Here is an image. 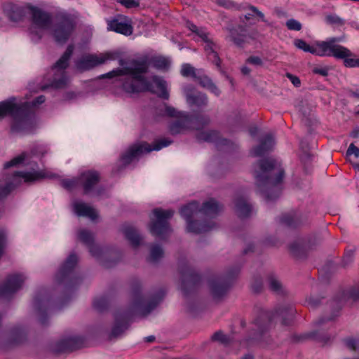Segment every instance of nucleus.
Here are the masks:
<instances>
[{
  "mask_svg": "<svg viewBox=\"0 0 359 359\" xmlns=\"http://www.w3.org/2000/svg\"><path fill=\"white\" fill-rule=\"evenodd\" d=\"M119 65L122 68H116L104 74L102 78L111 79L114 77L124 76L121 81L123 90L129 94H138L149 92L156 95L159 98L168 100L170 93L167 88V82L162 77L154 75L151 77L152 81L156 84L159 92H156L152 83L145 76L149 72V66L157 69H167L170 67V62L163 56H144L140 59H133L130 61V65H126L123 59L119 60Z\"/></svg>",
  "mask_w": 359,
  "mask_h": 359,
  "instance_id": "1",
  "label": "nucleus"
},
{
  "mask_svg": "<svg viewBox=\"0 0 359 359\" xmlns=\"http://www.w3.org/2000/svg\"><path fill=\"white\" fill-rule=\"evenodd\" d=\"M131 292L133 300L130 306L118 309L114 313V323L109 334L110 340L121 337L129 329L137 311L140 312L142 316H147L158 305L165 295V291L160 289L153 295L151 300L145 304L142 295V285L138 281L133 283Z\"/></svg>",
  "mask_w": 359,
  "mask_h": 359,
  "instance_id": "2",
  "label": "nucleus"
},
{
  "mask_svg": "<svg viewBox=\"0 0 359 359\" xmlns=\"http://www.w3.org/2000/svg\"><path fill=\"white\" fill-rule=\"evenodd\" d=\"M46 101V97L39 95L30 102L17 103L15 97L0 102V120L6 116L12 118L10 126L11 133L33 134L36 128L34 113L32 108Z\"/></svg>",
  "mask_w": 359,
  "mask_h": 359,
  "instance_id": "3",
  "label": "nucleus"
},
{
  "mask_svg": "<svg viewBox=\"0 0 359 359\" xmlns=\"http://www.w3.org/2000/svg\"><path fill=\"white\" fill-rule=\"evenodd\" d=\"M297 313L295 307L290 304H280L276 306L273 311L259 309L248 329L243 341L248 345L262 341L270 331L272 320L276 318L280 319L283 326H294Z\"/></svg>",
  "mask_w": 359,
  "mask_h": 359,
  "instance_id": "4",
  "label": "nucleus"
},
{
  "mask_svg": "<svg viewBox=\"0 0 359 359\" xmlns=\"http://www.w3.org/2000/svg\"><path fill=\"white\" fill-rule=\"evenodd\" d=\"M259 170L254 172L258 191L266 202L275 201L281 194L285 170L277 167V162L271 158L258 160Z\"/></svg>",
  "mask_w": 359,
  "mask_h": 359,
  "instance_id": "5",
  "label": "nucleus"
},
{
  "mask_svg": "<svg viewBox=\"0 0 359 359\" xmlns=\"http://www.w3.org/2000/svg\"><path fill=\"white\" fill-rule=\"evenodd\" d=\"M77 264L78 257L76 253L72 252L66 258L55 274V283L62 292L57 303L61 306L69 303L81 283L82 278L75 270Z\"/></svg>",
  "mask_w": 359,
  "mask_h": 359,
  "instance_id": "6",
  "label": "nucleus"
},
{
  "mask_svg": "<svg viewBox=\"0 0 359 359\" xmlns=\"http://www.w3.org/2000/svg\"><path fill=\"white\" fill-rule=\"evenodd\" d=\"M254 13H249L239 16L240 24L229 25L226 29L229 32L227 38L233 44L240 48H244L249 40H255L259 36V32L256 29H248V21L254 20Z\"/></svg>",
  "mask_w": 359,
  "mask_h": 359,
  "instance_id": "7",
  "label": "nucleus"
},
{
  "mask_svg": "<svg viewBox=\"0 0 359 359\" xmlns=\"http://www.w3.org/2000/svg\"><path fill=\"white\" fill-rule=\"evenodd\" d=\"M241 271L239 266H233L221 275H215L208 279L210 293L215 300L221 299L227 294Z\"/></svg>",
  "mask_w": 359,
  "mask_h": 359,
  "instance_id": "8",
  "label": "nucleus"
},
{
  "mask_svg": "<svg viewBox=\"0 0 359 359\" xmlns=\"http://www.w3.org/2000/svg\"><path fill=\"white\" fill-rule=\"evenodd\" d=\"M174 213V210L171 209L164 210L161 208L153 209L149 215L150 221L148 224L151 234L161 240L165 239L172 231L169 221Z\"/></svg>",
  "mask_w": 359,
  "mask_h": 359,
  "instance_id": "9",
  "label": "nucleus"
},
{
  "mask_svg": "<svg viewBox=\"0 0 359 359\" xmlns=\"http://www.w3.org/2000/svg\"><path fill=\"white\" fill-rule=\"evenodd\" d=\"M172 142L173 141L172 140L163 138L156 140L152 144H149L147 142L134 144L121 156L120 161L123 165L126 166L141 155L149 153L152 151H159L162 148L169 146Z\"/></svg>",
  "mask_w": 359,
  "mask_h": 359,
  "instance_id": "10",
  "label": "nucleus"
},
{
  "mask_svg": "<svg viewBox=\"0 0 359 359\" xmlns=\"http://www.w3.org/2000/svg\"><path fill=\"white\" fill-rule=\"evenodd\" d=\"M180 274V290L184 298L197 292L203 280L201 274L187 264H182L179 266Z\"/></svg>",
  "mask_w": 359,
  "mask_h": 359,
  "instance_id": "11",
  "label": "nucleus"
},
{
  "mask_svg": "<svg viewBox=\"0 0 359 359\" xmlns=\"http://www.w3.org/2000/svg\"><path fill=\"white\" fill-rule=\"evenodd\" d=\"M76 26V21L69 14L58 15L52 29V36L55 42L60 46L66 44L74 33Z\"/></svg>",
  "mask_w": 359,
  "mask_h": 359,
  "instance_id": "12",
  "label": "nucleus"
},
{
  "mask_svg": "<svg viewBox=\"0 0 359 359\" xmlns=\"http://www.w3.org/2000/svg\"><path fill=\"white\" fill-rule=\"evenodd\" d=\"M56 302L46 289L39 290L33 300V307L38 316V320L42 326L49 325L48 313L53 308Z\"/></svg>",
  "mask_w": 359,
  "mask_h": 359,
  "instance_id": "13",
  "label": "nucleus"
},
{
  "mask_svg": "<svg viewBox=\"0 0 359 359\" xmlns=\"http://www.w3.org/2000/svg\"><path fill=\"white\" fill-rule=\"evenodd\" d=\"M352 300L353 302H359V284L353 285L348 290L335 295L331 302L332 313L330 317H322L315 322V325L320 326L325 323L332 321L338 316V313L342 309L345 302Z\"/></svg>",
  "mask_w": 359,
  "mask_h": 359,
  "instance_id": "14",
  "label": "nucleus"
},
{
  "mask_svg": "<svg viewBox=\"0 0 359 359\" xmlns=\"http://www.w3.org/2000/svg\"><path fill=\"white\" fill-rule=\"evenodd\" d=\"M90 255L100 259L101 264L107 269L115 266L121 259V252L114 247H102L95 243L88 248Z\"/></svg>",
  "mask_w": 359,
  "mask_h": 359,
  "instance_id": "15",
  "label": "nucleus"
},
{
  "mask_svg": "<svg viewBox=\"0 0 359 359\" xmlns=\"http://www.w3.org/2000/svg\"><path fill=\"white\" fill-rule=\"evenodd\" d=\"M341 41V37H330L326 41H316L315 45L317 48L310 46L304 40L297 39L294 41V45L299 49L306 53H310L313 55L320 57H327L331 45L333 43H339Z\"/></svg>",
  "mask_w": 359,
  "mask_h": 359,
  "instance_id": "16",
  "label": "nucleus"
},
{
  "mask_svg": "<svg viewBox=\"0 0 359 359\" xmlns=\"http://www.w3.org/2000/svg\"><path fill=\"white\" fill-rule=\"evenodd\" d=\"M85 341V337L79 335L67 337L57 341L50 351L55 355L72 353L83 348Z\"/></svg>",
  "mask_w": 359,
  "mask_h": 359,
  "instance_id": "17",
  "label": "nucleus"
},
{
  "mask_svg": "<svg viewBox=\"0 0 359 359\" xmlns=\"http://www.w3.org/2000/svg\"><path fill=\"white\" fill-rule=\"evenodd\" d=\"M27 339V332L25 327L15 325L11 327L6 338L0 341V349L8 351L24 344Z\"/></svg>",
  "mask_w": 359,
  "mask_h": 359,
  "instance_id": "18",
  "label": "nucleus"
},
{
  "mask_svg": "<svg viewBox=\"0 0 359 359\" xmlns=\"http://www.w3.org/2000/svg\"><path fill=\"white\" fill-rule=\"evenodd\" d=\"M107 29L114 32L128 36L133 33L132 20L129 17L117 14L114 17L107 19Z\"/></svg>",
  "mask_w": 359,
  "mask_h": 359,
  "instance_id": "19",
  "label": "nucleus"
},
{
  "mask_svg": "<svg viewBox=\"0 0 359 359\" xmlns=\"http://www.w3.org/2000/svg\"><path fill=\"white\" fill-rule=\"evenodd\" d=\"M187 104L190 107H196L198 110H203L208 105V97L204 93L197 91L191 84H188L183 88Z\"/></svg>",
  "mask_w": 359,
  "mask_h": 359,
  "instance_id": "20",
  "label": "nucleus"
},
{
  "mask_svg": "<svg viewBox=\"0 0 359 359\" xmlns=\"http://www.w3.org/2000/svg\"><path fill=\"white\" fill-rule=\"evenodd\" d=\"M333 43L330 48L327 57H334L343 60L344 65L348 68L359 67V58H351L355 55L346 47Z\"/></svg>",
  "mask_w": 359,
  "mask_h": 359,
  "instance_id": "21",
  "label": "nucleus"
},
{
  "mask_svg": "<svg viewBox=\"0 0 359 359\" xmlns=\"http://www.w3.org/2000/svg\"><path fill=\"white\" fill-rule=\"evenodd\" d=\"M196 138L199 142L214 143L217 150H222L232 144L230 140L222 137L220 132L217 130H202L196 135Z\"/></svg>",
  "mask_w": 359,
  "mask_h": 359,
  "instance_id": "22",
  "label": "nucleus"
},
{
  "mask_svg": "<svg viewBox=\"0 0 359 359\" xmlns=\"http://www.w3.org/2000/svg\"><path fill=\"white\" fill-rule=\"evenodd\" d=\"M25 279L20 273L8 275L4 283L0 285V298H8L18 291Z\"/></svg>",
  "mask_w": 359,
  "mask_h": 359,
  "instance_id": "23",
  "label": "nucleus"
},
{
  "mask_svg": "<svg viewBox=\"0 0 359 359\" xmlns=\"http://www.w3.org/2000/svg\"><path fill=\"white\" fill-rule=\"evenodd\" d=\"M28 9L32 22L37 27L46 29L52 23V15L50 13L31 4H28Z\"/></svg>",
  "mask_w": 359,
  "mask_h": 359,
  "instance_id": "24",
  "label": "nucleus"
},
{
  "mask_svg": "<svg viewBox=\"0 0 359 359\" xmlns=\"http://www.w3.org/2000/svg\"><path fill=\"white\" fill-rule=\"evenodd\" d=\"M79 180L83 194L88 195L93 191L95 185L100 181V173L95 170H86L80 174Z\"/></svg>",
  "mask_w": 359,
  "mask_h": 359,
  "instance_id": "25",
  "label": "nucleus"
},
{
  "mask_svg": "<svg viewBox=\"0 0 359 359\" xmlns=\"http://www.w3.org/2000/svg\"><path fill=\"white\" fill-rule=\"evenodd\" d=\"M4 11L10 21L18 22L22 21L27 13H29L28 4L20 6L9 2L4 4Z\"/></svg>",
  "mask_w": 359,
  "mask_h": 359,
  "instance_id": "26",
  "label": "nucleus"
},
{
  "mask_svg": "<svg viewBox=\"0 0 359 359\" xmlns=\"http://www.w3.org/2000/svg\"><path fill=\"white\" fill-rule=\"evenodd\" d=\"M56 177L55 174H48L43 170H35L32 169V171H16L13 175V181L17 180L23 179L25 182L32 183L39 181L45 178H54Z\"/></svg>",
  "mask_w": 359,
  "mask_h": 359,
  "instance_id": "27",
  "label": "nucleus"
},
{
  "mask_svg": "<svg viewBox=\"0 0 359 359\" xmlns=\"http://www.w3.org/2000/svg\"><path fill=\"white\" fill-rule=\"evenodd\" d=\"M275 144V140L271 134H266L259 140V144L254 147L250 151L255 157H262L270 152Z\"/></svg>",
  "mask_w": 359,
  "mask_h": 359,
  "instance_id": "28",
  "label": "nucleus"
},
{
  "mask_svg": "<svg viewBox=\"0 0 359 359\" xmlns=\"http://www.w3.org/2000/svg\"><path fill=\"white\" fill-rule=\"evenodd\" d=\"M107 58L95 55H83L76 63V67L81 71L90 70L100 65L104 64Z\"/></svg>",
  "mask_w": 359,
  "mask_h": 359,
  "instance_id": "29",
  "label": "nucleus"
},
{
  "mask_svg": "<svg viewBox=\"0 0 359 359\" xmlns=\"http://www.w3.org/2000/svg\"><path fill=\"white\" fill-rule=\"evenodd\" d=\"M190 128L196 130H202L208 126L210 122V118L208 115L201 113H193L187 114Z\"/></svg>",
  "mask_w": 359,
  "mask_h": 359,
  "instance_id": "30",
  "label": "nucleus"
},
{
  "mask_svg": "<svg viewBox=\"0 0 359 359\" xmlns=\"http://www.w3.org/2000/svg\"><path fill=\"white\" fill-rule=\"evenodd\" d=\"M215 226V222H202L198 220L191 219L187 222V230L189 233L200 234L211 231Z\"/></svg>",
  "mask_w": 359,
  "mask_h": 359,
  "instance_id": "31",
  "label": "nucleus"
},
{
  "mask_svg": "<svg viewBox=\"0 0 359 359\" xmlns=\"http://www.w3.org/2000/svg\"><path fill=\"white\" fill-rule=\"evenodd\" d=\"M234 205L235 212L240 219H243L250 217L252 212V205L248 203L243 197H237L234 200Z\"/></svg>",
  "mask_w": 359,
  "mask_h": 359,
  "instance_id": "32",
  "label": "nucleus"
},
{
  "mask_svg": "<svg viewBox=\"0 0 359 359\" xmlns=\"http://www.w3.org/2000/svg\"><path fill=\"white\" fill-rule=\"evenodd\" d=\"M223 209V205L218 203L215 198H210L200 205V212L205 216L215 217Z\"/></svg>",
  "mask_w": 359,
  "mask_h": 359,
  "instance_id": "33",
  "label": "nucleus"
},
{
  "mask_svg": "<svg viewBox=\"0 0 359 359\" xmlns=\"http://www.w3.org/2000/svg\"><path fill=\"white\" fill-rule=\"evenodd\" d=\"M280 222L290 228H297L306 223L302 215L296 212H290L283 215L280 218Z\"/></svg>",
  "mask_w": 359,
  "mask_h": 359,
  "instance_id": "34",
  "label": "nucleus"
},
{
  "mask_svg": "<svg viewBox=\"0 0 359 359\" xmlns=\"http://www.w3.org/2000/svg\"><path fill=\"white\" fill-rule=\"evenodd\" d=\"M180 213L186 222L194 219V215L200 212V203L197 201H191V202L182 205L180 209Z\"/></svg>",
  "mask_w": 359,
  "mask_h": 359,
  "instance_id": "35",
  "label": "nucleus"
},
{
  "mask_svg": "<svg viewBox=\"0 0 359 359\" xmlns=\"http://www.w3.org/2000/svg\"><path fill=\"white\" fill-rule=\"evenodd\" d=\"M122 232L133 247L137 248L140 245L142 238L135 227L129 224H123Z\"/></svg>",
  "mask_w": 359,
  "mask_h": 359,
  "instance_id": "36",
  "label": "nucleus"
},
{
  "mask_svg": "<svg viewBox=\"0 0 359 359\" xmlns=\"http://www.w3.org/2000/svg\"><path fill=\"white\" fill-rule=\"evenodd\" d=\"M201 87L207 89L215 96L221 95V90L212 80L205 74H197L194 79Z\"/></svg>",
  "mask_w": 359,
  "mask_h": 359,
  "instance_id": "37",
  "label": "nucleus"
},
{
  "mask_svg": "<svg viewBox=\"0 0 359 359\" xmlns=\"http://www.w3.org/2000/svg\"><path fill=\"white\" fill-rule=\"evenodd\" d=\"M168 128L172 135H178L185 130L190 129L187 114L180 116L177 120L172 122Z\"/></svg>",
  "mask_w": 359,
  "mask_h": 359,
  "instance_id": "38",
  "label": "nucleus"
},
{
  "mask_svg": "<svg viewBox=\"0 0 359 359\" xmlns=\"http://www.w3.org/2000/svg\"><path fill=\"white\" fill-rule=\"evenodd\" d=\"M74 50V45L70 43L67 46L65 51L59 58V60L53 65V69H58L60 70L66 69L69 67V61L73 54Z\"/></svg>",
  "mask_w": 359,
  "mask_h": 359,
  "instance_id": "39",
  "label": "nucleus"
},
{
  "mask_svg": "<svg viewBox=\"0 0 359 359\" xmlns=\"http://www.w3.org/2000/svg\"><path fill=\"white\" fill-rule=\"evenodd\" d=\"M292 255L297 259H306L309 250L305 243L294 242L289 246Z\"/></svg>",
  "mask_w": 359,
  "mask_h": 359,
  "instance_id": "40",
  "label": "nucleus"
},
{
  "mask_svg": "<svg viewBox=\"0 0 359 359\" xmlns=\"http://www.w3.org/2000/svg\"><path fill=\"white\" fill-rule=\"evenodd\" d=\"M74 210L79 217H88L94 220L97 219V215L95 210L84 203H76L74 204Z\"/></svg>",
  "mask_w": 359,
  "mask_h": 359,
  "instance_id": "41",
  "label": "nucleus"
},
{
  "mask_svg": "<svg viewBox=\"0 0 359 359\" xmlns=\"http://www.w3.org/2000/svg\"><path fill=\"white\" fill-rule=\"evenodd\" d=\"M314 156L311 153H300L299 158L306 175H309L313 170L312 162Z\"/></svg>",
  "mask_w": 359,
  "mask_h": 359,
  "instance_id": "42",
  "label": "nucleus"
},
{
  "mask_svg": "<svg viewBox=\"0 0 359 359\" xmlns=\"http://www.w3.org/2000/svg\"><path fill=\"white\" fill-rule=\"evenodd\" d=\"M205 50L207 53L208 59L212 61L217 67H221V60L218 55V53L214 50L215 43L210 39L208 42H205Z\"/></svg>",
  "mask_w": 359,
  "mask_h": 359,
  "instance_id": "43",
  "label": "nucleus"
},
{
  "mask_svg": "<svg viewBox=\"0 0 359 359\" xmlns=\"http://www.w3.org/2000/svg\"><path fill=\"white\" fill-rule=\"evenodd\" d=\"M79 240L83 243L87 248L90 247L95 243V236L93 233L87 229H81L78 232Z\"/></svg>",
  "mask_w": 359,
  "mask_h": 359,
  "instance_id": "44",
  "label": "nucleus"
},
{
  "mask_svg": "<svg viewBox=\"0 0 359 359\" xmlns=\"http://www.w3.org/2000/svg\"><path fill=\"white\" fill-rule=\"evenodd\" d=\"M164 251L158 244L151 246L149 257L147 259L148 262L156 263L163 257Z\"/></svg>",
  "mask_w": 359,
  "mask_h": 359,
  "instance_id": "45",
  "label": "nucleus"
},
{
  "mask_svg": "<svg viewBox=\"0 0 359 359\" xmlns=\"http://www.w3.org/2000/svg\"><path fill=\"white\" fill-rule=\"evenodd\" d=\"M268 283L269 290L276 294H283L284 291L281 283L273 276H268Z\"/></svg>",
  "mask_w": 359,
  "mask_h": 359,
  "instance_id": "46",
  "label": "nucleus"
},
{
  "mask_svg": "<svg viewBox=\"0 0 359 359\" xmlns=\"http://www.w3.org/2000/svg\"><path fill=\"white\" fill-rule=\"evenodd\" d=\"M19 182H8L4 186L0 187V201L6 198L10 193L14 190ZM2 217V212H0V218Z\"/></svg>",
  "mask_w": 359,
  "mask_h": 359,
  "instance_id": "47",
  "label": "nucleus"
},
{
  "mask_svg": "<svg viewBox=\"0 0 359 359\" xmlns=\"http://www.w3.org/2000/svg\"><path fill=\"white\" fill-rule=\"evenodd\" d=\"M109 306V300L108 297L103 296L97 298L93 302L94 309L100 313H102L108 309Z\"/></svg>",
  "mask_w": 359,
  "mask_h": 359,
  "instance_id": "48",
  "label": "nucleus"
},
{
  "mask_svg": "<svg viewBox=\"0 0 359 359\" xmlns=\"http://www.w3.org/2000/svg\"><path fill=\"white\" fill-rule=\"evenodd\" d=\"M212 341H217L224 346H228L231 344V338L225 334L222 330L215 332L210 338Z\"/></svg>",
  "mask_w": 359,
  "mask_h": 359,
  "instance_id": "49",
  "label": "nucleus"
},
{
  "mask_svg": "<svg viewBox=\"0 0 359 359\" xmlns=\"http://www.w3.org/2000/svg\"><path fill=\"white\" fill-rule=\"evenodd\" d=\"M311 332L315 333L313 335L311 336V339H313L316 341L325 344L328 343L331 339V335L327 332L322 330H313Z\"/></svg>",
  "mask_w": 359,
  "mask_h": 359,
  "instance_id": "50",
  "label": "nucleus"
},
{
  "mask_svg": "<svg viewBox=\"0 0 359 359\" xmlns=\"http://www.w3.org/2000/svg\"><path fill=\"white\" fill-rule=\"evenodd\" d=\"M263 289V279L260 275H255L253 276L251 283V290L254 294H259Z\"/></svg>",
  "mask_w": 359,
  "mask_h": 359,
  "instance_id": "51",
  "label": "nucleus"
},
{
  "mask_svg": "<svg viewBox=\"0 0 359 359\" xmlns=\"http://www.w3.org/2000/svg\"><path fill=\"white\" fill-rule=\"evenodd\" d=\"M27 154L26 153L23 152L19 156L13 158L12 160L7 161L4 163V168L5 169L9 168L13 166H16L20 164H22L25 163V161L26 159Z\"/></svg>",
  "mask_w": 359,
  "mask_h": 359,
  "instance_id": "52",
  "label": "nucleus"
},
{
  "mask_svg": "<svg viewBox=\"0 0 359 359\" xmlns=\"http://www.w3.org/2000/svg\"><path fill=\"white\" fill-rule=\"evenodd\" d=\"M60 184L64 189L68 191H72L75 187L79 186V177L74 179H63L61 180Z\"/></svg>",
  "mask_w": 359,
  "mask_h": 359,
  "instance_id": "53",
  "label": "nucleus"
},
{
  "mask_svg": "<svg viewBox=\"0 0 359 359\" xmlns=\"http://www.w3.org/2000/svg\"><path fill=\"white\" fill-rule=\"evenodd\" d=\"M180 72L183 76H191L194 79H195L198 74L196 72V69L191 65L187 63L182 65Z\"/></svg>",
  "mask_w": 359,
  "mask_h": 359,
  "instance_id": "54",
  "label": "nucleus"
},
{
  "mask_svg": "<svg viewBox=\"0 0 359 359\" xmlns=\"http://www.w3.org/2000/svg\"><path fill=\"white\" fill-rule=\"evenodd\" d=\"M314 332H306L301 334H293L290 336V340L292 343H301L308 339H311V336L313 335Z\"/></svg>",
  "mask_w": 359,
  "mask_h": 359,
  "instance_id": "55",
  "label": "nucleus"
},
{
  "mask_svg": "<svg viewBox=\"0 0 359 359\" xmlns=\"http://www.w3.org/2000/svg\"><path fill=\"white\" fill-rule=\"evenodd\" d=\"M325 22H326V23H327L329 25H337L341 26V25H344V20L343 19H341L337 15H332V14L327 15L325 17Z\"/></svg>",
  "mask_w": 359,
  "mask_h": 359,
  "instance_id": "56",
  "label": "nucleus"
},
{
  "mask_svg": "<svg viewBox=\"0 0 359 359\" xmlns=\"http://www.w3.org/2000/svg\"><path fill=\"white\" fill-rule=\"evenodd\" d=\"M128 9L135 8L140 6V0H116Z\"/></svg>",
  "mask_w": 359,
  "mask_h": 359,
  "instance_id": "57",
  "label": "nucleus"
},
{
  "mask_svg": "<svg viewBox=\"0 0 359 359\" xmlns=\"http://www.w3.org/2000/svg\"><path fill=\"white\" fill-rule=\"evenodd\" d=\"M165 109L161 110L160 114L163 116L168 117H176L177 116V111L176 109L171 106H168L167 104H164Z\"/></svg>",
  "mask_w": 359,
  "mask_h": 359,
  "instance_id": "58",
  "label": "nucleus"
},
{
  "mask_svg": "<svg viewBox=\"0 0 359 359\" xmlns=\"http://www.w3.org/2000/svg\"><path fill=\"white\" fill-rule=\"evenodd\" d=\"M286 26L288 29L294 31H300L302 28V24L293 18H291L286 22Z\"/></svg>",
  "mask_w": 359,
  "mask_h": 359,
  "instance_id": "59",
  "label": "nucleus"
},
{
  "mask_svg": "<svg viewBox=\"0 0 359 359\" xmlns=\"http://www.w3.org/2000/svg\"><path fill=\"white\" fill-rule=\"evenodd\" d=\"M304 243H306L308 249L311 250L321 243V238L317 236H312L307 239L306 242Z\"/></svg>",
  "mask_w": 359,
  "mask_h": 359,
  "instance_id": "60",
  "label": "nucleus"
},
{
  "mask_svg": "<svg viewBox=\"0 0 359 359\" xmlns=\"http://www.w3.org/2000/svg\"><path fill=\"white\" fill-rule=\"evenodd\" d=\"M354 252H355V249L348 250L345 252L344 255L343 257V259H342V265L344 267H346L350 263L352 262V261L353 259Z\"/></svg>",
  "mask_w": 359,
  "mask_h": 359,
  "instance_id": "61",
  "label": "nucleus"
},
{
  "mask_svg": "<svg viewBox=\"0 0 359 359\" xmlns=\"http://www.w3.org/2000/svg\"><path fill=\"white\" fill-rule=\"evenodd\" d=\"M29 34L32 41L34 43L39 42L42 38V33L41 31L37 30L36 28H29Z\"/></svg>",
  "mask_w": 359,
  "mask_h": 359,
  "instance_id": "62",
  "label": "nucleus"
},
{
  "mask_svg": "<svg viewBox=\"0 0 359 359\" xmlns=\"http://www.w3.org/2000/svg\"><path fill=\"white\" fill-rule=\"evenodd\" d=\"M346 346L353 351H355L359 346V341L353 338H348L344 340Z\"/></svg>",
  "mask_w": 359,
  "mask_h": 359,
  "instance_id": "63",
  "label": "nucleus"
},
{
  "mask_svg": "<svg viewBox=\"0 0 359 359\" xmlns=\"http://www.w3.org/2000/svg\"><path fill=\"white\" fill-rule=\"evenodd\" d=\"M354 154V156L358 158L359 157V148L355 146L353 143H351L348 149L346 150V155L347 156Z\"/></svg>",
  "mask_w": 359,
  "mask_h": 359,
  "instance_id": "64",
  "label": "nucleus"
}]
</instances>
